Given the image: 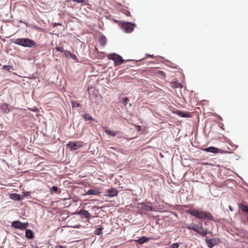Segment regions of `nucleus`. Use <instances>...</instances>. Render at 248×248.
<instances>
[{"label":"nucleus","mask_w":248,"mask_h":248,"mask_svg":"<svg viewBox=\"0 0 248 248\" xmlns=\"http://www.w3.org/2000/svg\"><path fill=\"white\" fill-rule=\"evenodd\" d=\"M186 212L198 219H205L209 220H214L213 216L209 212H205L195 209L187 210Z\"/></svg>","instance_id":"f257e3e1"},{"label":"nucleus","mask_w":248,"mask_h":248,"mask_svg":"<svg viewBox=\"0 0 248 248\" xmlns=\"http://www.w3.org/2000/svg\"><path fill=\"white\" fill-rule=\"evenodd\" d=\"M14 43L17 45L28 47H31L36 45V43L33 40L25 38L16 39Z\"/></svg>","instance_id":"f03ea898"},{"label":"nucleus","mask_w":248,"mask_h":248,"mask_svg":"<svg viewBox=\"0 0 248 248\" xmlns=\"http://www.w3.org/2000/svg\"><path fill=\"white\" fill-rule=\"evenodd\" d=\"M186 228L189 230H193L200 233L202 236H206L208 233V231L206 229H204L202 226H201V229L202 230V231H201L199 229V227L197 225H187Z\"/></svg>","instance_id":"7ed1b4c3"},{"label":"nucleus","mask_w":248,"mask_h":248,"mask_svg":"<svg viewBox=\"0 0 248 248\" xmlns=\"http://www.w3.org/2000/svg\"><path fill=\"white\" fill-rule=\"evenodd\" d=\"M108 58V59L113 60L114 61L115 66L119 65L123 63L124 61V60L121 56L116 53H112L109 54Z\"/></svg>","instance_id":"20e7f679"},{"label":"nucleus","mask_w":248,"mask_h":248,"mask_svg":"<svg viewBox=\"0 0 248 248\" xmlns=\"http://www.w3.org/2000/svg\"><path fill=\"white\" fill-rule=\"evenodd\" d=\"M83 145V142L81 141H77L73 142L70 141L67 143L66 145L67 147L70 149V150L75 151L82 147Z\"/></svg>","instance_id":"39448f33"},{"label":"nucleus","mask_w":248,"mask_h":248,"mask_svg":"<svg viewBox=\"0 0 248 248\" xmlns=\"http://www.w3.org/2000/svg\"><path fill=\"white\" fill-rule=\"evenodd\" d=\"M134 23H131L130 22H123L121 24L122 29L127 33H130L134 30V27L135 26Z\"/></svg>","instance_id":"423d86ee"},{"label":"nucleus","mask_w":248,"mask_h":248,"mask_svg":"<svg viewBox=\"0 0 248 248\" xmlns=\"http://www.w3.org/2000/svg\"><path fill=\"white\" fill-rule=\"evenodd\" d=\"M205 241L207 246L210 248H212L214 246L217 245L220 242L219 239L217 238L208 239L206 237Z\"/></svg>","instance_id":"0eeeda50"},{"label":"nucleus","mask_w":248,"mask_h":248,"mask_svg":"<svg viewBox=\"0 0 248 248\" xmlns=\"http://www.w3.org/2000/svg\"><path fill=\"white\" fill-rule=\"evenodd\" d=\"M28 225V223H22L19 221H15L12 223V226L13 227L22 230L26 229Z\"/></svg>","instance_id":"6e6552de"},{"label":"nucleus","mask_w":248,"mask_h":248,"mask_svg":"<svg viewBox=\"0 0 248 248\" xmlns=\"http://www.w3.org/2000/svg\"><path fill=\"white\" fill-rule=\"evenodd\" d=\"M78 214L83 216L84 217L90 219L91 217V214L85 210H80L78 212Z\"/></svg>","instance_id":"1a4fd4ad"},{"label":"nucleus","mask_w":248,"mask_h":248,"mask_svg":"<svg viewBox=\"0 0 248 248\" xmlns=\"http://www.w3.org/2000/svg\"><path fill=\"white\" fill-rule=\"evenodd\" d=\"M176 113L178 115H179L182 117L189 118L191 117L190 113L189 112H187V111H182L178 110V111H176Z\"/></svg>","instance_id":"9d476101"},{"label":"nucleus","mask_w":248,"mask_h":248,"mask_svg":"<svg viewBox=\"0 0 248 248\" xmlns=\"http://www.w3.org/2000/svg\"><path fill=\"white\" fill-rule=\"evenodd\" d=\"M10 198L15 201H20L23 199V196L16 193H12L10 195Z\"/></svg>","instance_id":"9b49d317"},{"label":"nucleus","mask_w":248,"mask_h":248,"mask_svg":"<svg viewBox=\"0 0 248 248\" xmlns=\"http://www.w3.org/2000/svg\"><path fill=\"white\" fill-rule=\"evenodd\" d=\"M204 151L207 152H211L213 153H219L220 150L217 148L214 147H209L204 149Z\"/></svg>","instance_id":"f8f14e48"},{"label":"nucleus","mask_w":248,"mask_h":248,"mask_svg":"<svg viewBox=\"0 0 248 248\" xmlns=\"http://www.w3.org/2000/svg\"><path fill=\"white\" fill-rule=\"evenodd\" d=\"M107 196L110 197L116 196L118 195V191L115 188L110 189L107 191Z\"/></svg>","instance_id":"ddd939ff"},{"label":"nucleus","mask_w":248,"mask_h":248,"mask_svg":"<svg viewBox=\"0 0 248 248\" xmlns=\"http://www.w3.org/2000/svg\"><path fill=\"white\" fill-rule=\"evenodd\" d=\"M149 240H154V239H153V238H151V237L148 238V237H146L145 236H142L138 240H136V242L138 243L139 244H143V243L147 242Z\"/></svg>","instance_id":"4468645a"},{"label":"nucleus","mask_w":248,"mask_h":248,"mask_svg":"<svg viewBox=\"0 0 248 248\" xmlns=\"http://www.w3.org/2000/svg\"><path fill=\"white\" fill-rule=\"evenodd\" d=\"M25 236L29 239H33L34 237L32 231L30 229H27L26 230Z\"/></svg>","instance_id":"2eb2a0df"},{"label":"nucleus","mask_w":248,"mask_h":248,"mask_svg":"<svg viewBox=\"0 0 248 248\" xmlns=\"http://www.w3.org/2000/svg\"><path fill=\"white\" fill-rule=\"evenodd\" d=\"M99 190L97 189H89L87 192V195H98L100 194Z\"/></svg>","instance_id":"dca6fc26"},{"label":"nucleus","mask_w":248,"mask_h":248,"mask_svg":"<svg viewBox=\"0 0 248 248\" xmlns=\"http://www.w3.org/2000/svg\"><path fill=\"white\" fill-rule=\"evenodd\" d=\"M85 121H94L95 120L89 114H85L82 116ZM97 122V121H95Z\"/></svg>","instance_id":"f3484780"},{"label":"nucleus","mask_w":248,"mask_h":248,"mask_svg":"<svg viewBox=\"0 0 248 248\" xmlns=\"http://www.w3.org/2000/svg\"><path fill=\"white\" fill-rule=\"evenodd\" d=\"M105 132L107 134L109 135H111L113 136H116L117 134V133L119 132L118 131H111L109 130H106L105 131Z\"/></svg>","instance_id":"a211bd4d"},{"label":"nucleus","mask_w":248,"mask_h":248,"mask_svg":"<svg viewBox=\"0 0 248 248\" xmlns=\"http://www.w3.org/2000/svg\"><path fill=\"white\" fill-rule=\"evenodd\" d=\"M240 208L242 211L245 212H248V206L244 204H241L239 206Z\"/></svg>","instance_id":"6ab92c4d"},{"label":"nucleus","mask_w":248,"mask_h":248,"mask_svg":"<svg viewBox=\"0 0 248 248\" xmlns=\"http://www.w3.org/2000/svg\"><path fill=\"white\" fill-rule=\"evenodd\" d=\"M103 230V227H98V228H97L95 230V232H94V233L96 235H100L101 234H102V231Z\"/></svg>","instance_id":"aec40b11"},{"label":"nucleus","mask_w":248,"mask_h":248,"mask_svg":"<svg viewBox=\"0 0 248 248\" xmlns=\"http://www.w3.org/2000/svg\"><path fill=\"white\" fill-rule=\"evenodd\" d=\"M142 208L143 210L148 211H151L153 210V207L151 206L146 204H144Z\"/></svg>","instance_id":"412c9836"},{"label":"nucleus","mask_w":248,"mask_h":248,"mask_svg":"<svg viewBox=\"0 0 248 248\" xmlns=\"http://www.w3.org/2000/svg\"><path fill=\"white\" fill-rule=\"evenodd\" d=\"M58 187L56 186H53L51 188H50V192L51 194L53 192L57 193L58 191Z\"/></svg>","instance_id":"4be33fe9"},{"label":"nucleus","mask_w":248,"mask_h":248,"mask_svg":"<svg viewBox=\"0 0 248 248\" xmlns=\"http://www.w3.org/2000/svg\"><path fill=\"white\" fill-rule=\"evenodd\" d=\"M3 69H5L7 71H10L11 70L13 69V67L10 65H4L3 66Z\"/></svg>","instance_id":"5701e85b"},{"label":"nucleus","mask_w":248,"mask_h":248,"mask_svg":"<svg viewBox=\"0 0 248 248\" xmlns=\"http://www.w3.org/2000/svg\"><path fill=\"white\" fill-rule=\"evenodd\" d=\"M72 105L73 107H78L80 106V104L77 101H72Z\"/></svg>","instance_id":"b1692460"},{"label":"nucleus","mask_w":248,"mask_h":248,"mask_svg":"<svg viewBox=\"0 0 248 248\" xmlns=\"http://www.w3.org/2000/svg\"><path fill=\"white\" fill-rule=\"evenodd\" d=\"M179 247V244L178 243H175L171 244L170 247V248H178Z\"/></svg>","instance_id":"393cba45"},{"label":"nucleus","mask_w":248,"mask_h":248,"mask_svg":"<svg viewBox=\"0 0 248 248\" xmlns=\"http://www.w3.org/2000/svg\"><path fill=\"white\" fill-rule=\"evenodd\" d=\"M129 99L127 97H125L122 99V102L124 105L126 106L128 103Z\"/></svg>","instance_id":"a878e982"},{"label":"nucleus","mask_w":248,"mask_h":248,"mask_svg":"<svg viewBox=\"0 0 248 248\" xmlns=\"http://www.w3.org/2000/svg\"><path fill=\"white\" fill-rule=\"evenodd\" d=\"M55 49L58 51L61 52H63L64 51V48L62 47H59L57 46Z\"/></svg>","instance_id":"bb28decb"},{"label":"nucleus","mask_w":248,"mask_h":248,"mask_svg":"<svg viewBox=\"0 0 248 248\" xmlns=\"http://www.w3.org/2000/svg\"><path fill=\"white\" fill-rule=\"evenodd\" d=\"M8 107V105L6 103L2 104L1 105L2 109H7Z\"/></svg>","instance_id":"cd10ccee"},{"label":"nucleus","mask_w":248,"mask_h":248,"mask_svg":"<svg viewBox=\"0 0 248 248\" xmlns=\"http://www.w3.org/2000/svg\"><path fill=\"white\" fill-rule=\"evenodd\" d=\"M73 1L76 2L78 3H85V0H72Z\"/></svg>","instance_id":"c85d7f7f"},{"label":"nucleus","mask_w":248,"mask_h":248,"mask_svg":"<svg viewBox=\"0 0 248 248\" xmlns=\"http://www.w3.org/2000/svg\"><path fill=\"white\" fill-rule=\"evenodd\" d=\"M54 248H66V247L64 246H61L60 245H56L55 246Z\"/></svg>","instance_id":"c756f323"},{"label":"nucleus","mask_w":248,"mask_h":248,"mask_svg":"<svg viewBox=\"0 0 248 248\" xmlns=\"http://www.w3.org/2000/svg\"><path fill=\"white\" fill-rule=\"evenodd\" d=\"M100 44H101L102 46L104 45L105 43H106V41H105V38H101V40H100Z\"/></svg>","instance_id":"7c9ffc66"},{"label":"nucleus","mask_w":248,"mask_h":248,"mask_svg":"<svg viewBox=\"0 0 248 248\" xmlns=\"http://www.w3.org/2000/svg\"><path fill=\"white\" fill-rule=\"evenodd\" d=\"M159 73H161L162 75H165V73L163 71H160L159 72Z\"/></svg>","instance_id":"2f4dec72"},{"label":"nucleus","mask_w":248,"mask_h":248,"mask_svg":"<svg viewBox=\"0 0 248 248\" xmlns=\"http://www.w3.org/2000/svg\"><path fill=\"white\" fill-rule=\"evenodd\" d=\"M126 15L127 16H130V13L129 12H127V14H126Z\"/></svg>","instance_id":"473e14b6"},{"label":"nucleus","mask_w":248,"mask_h":248,"mask_svg":"<svg viewBox=\"0 0 248 248\" xmlns=\"http://www.w3.org/2000/svg\"><path fill=\"white\" fill-rule=\"evenodd\" d=\"M148 56L150 57H151V58H154V57L153 55H148Z\"/></svg>","instance_id":"72a5a7b5"},{"label":"nucleus","mask_w":248,"mask_h":248,"mask_svg":"<svg viewBox=\"0 0 248 248\" xmlns=\"http://www.w3.org/2000/svg\"><path fill=\"white\" fill-rule=\"evenodd\" d=\"M229 209H230V210H231V211H232V208L231 207V206H229Z\"/></svg>","instance_id":"f704fd0d"},{"label":"nucleus","mask_w":248,"mask_h":248,"mask_svg":"<svg viewBox=\"0 0 248 248\" xmlns=\"http://www.w3.org/2000/svg\"><path fill=\"white\" fill-rule=\"evenodd\" d=\"M199 229L201 231H202V230H201V226L200 227H199Z\"/></svg>","instance_id":"c9c22d12"},{"label":"nucleus","mask_w":248,"mask_h":248,"mask_svg":"<svg viewBox=\"0 0 248 248\" xmlns=\"http://www.w3.org/2000/svg\"><path fill=\"white\" fill-rule=\"evenodd\" d=\"M205 164H208V165H211V164H210V163H205Z\"/></svg>","instance_id":"e433bc0d"},{"label":"nucleus","mask_w":248,"mask_h":248,"mask_svg":"<svg viewBox=\"0 0 248 248\" xmlns=\"http://www.w3.org/2000/svg\"><path fill=\"white\" fill-rule=\"evenodd\" d=\"M69 53L70 54V55H71V56H72V54L71 53L69 52Z\"/></svg>","instance_id":"4c0bfd02"}]
</instances>
